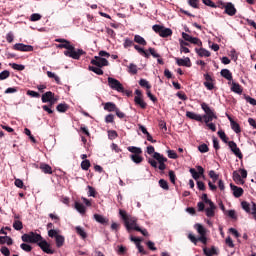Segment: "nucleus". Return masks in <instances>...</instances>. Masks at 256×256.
<instances>
[{
    "instance_id": "1",
    "label": "nucleus",
    "mask_w": 256,
    "mask_h": 256,
    "mask_svg": "<svg viewBox=\"0 0 256 256\" xmlns=\"http://www.w3.org/2000/svg\"><path fill=\"white\" fill-rule=\"evenodd\" d=\"M23 243H34L40 247L43 253L47 255H55V249L37 232H29L21 236Z\"/></svg>"
},
{
    "instance_id": "2",
    "label": "nucleus",
    "mask_w": 256,
    "mask_h": 256,
    "mask_svg": "<svg viewBox=\"0 0 256 256\" xmlns=\"http://www.w3.org/2000/svg\"><path fill=\"white\" fill-rule=\"evenodd\" d=\"M57 44L56 47L57 49H66L64 51L65 57H70V59H75L79 61L81 59L82 55H85V51L83 49H77L73 44H71V41L65 39V38H56L55 39Z\"/></svg>"
},
{
    "instance_id": "3",
    "label": "nucleus",
    "mask_w": 256,
    "mask_h": 256,
    "mask_svg": "<svg viewBox=\"0 0 256 256\" xmlns=\"http://www.w3.org/2000/svg\"><path fill=\"white\" fill-rule=\"evenodd\" d=\"M119 215L121 219L124 221V225L127 231H135V227H139L137 225V218L135 216L127 214V211L120 209Z\"/></svg>"
},
{
    "instance_id": "4",
    "label": "nucleus",
    "mask_w": 256,
    "mask_h": 256,
    "mask_svg": "<svg viewBox=\"0 0 256 256\" xmlns=\"http://www.w3.org/2000/svg\"><path fill=\"white\" fill-rule=\"evenodd\" d=\"M127 150L132 153L130 155L131 161L133 163H136V165H139L140 163H143V149L137 147V146H128Z\"/></svg>"
},
{
    "instance_id": "5",
    "label": "nucleus",
    "mask_w": 256,
    "mask_h": 256,
    "mask_svg": "<svg viewBox=\"0 0 256 256\" xmlns=\"http://www.w3.org/2000/svg\"><path fill=\"white\" fill-rule=\"evenodd\" d=\"M201 109L205 113V115L202 116V121H204V123H211L213 119H217V114H215V111L211 109L207 103L203 102L201 104Z\"/></svg>"
},
{
    "instance_id": "6",
    "label": "nucleus",
    "mask_w": 256,
    "mask_h": 256,
    "mask_svg": "<svg viewBox=\"0 0 256 256\" xmlns=\"http://www.w3.org/2000/svg\"><path fill=\"white\" fill-rule=\"evenodd\" d=\"M153 31L156 32L160 37L162 38H167V37H171V35H173V30H171L170 28H165V26H161L159 24H155L152 27Z\"/></svg>"
},
{
    "instance_id": "7",
    "label": "nucleus",
    "mask_w": 256,
    "mask_h": 256,
    "mask_svg": "<svg viewBox=\"0 0 256 256\" xmlns=\"http://www.w3.org/2000/svg\"><path fill=\"white\" fill-rule=\"evenodd\" d=\"M108 85L110 89H113L114 91H118V93H124L125 88L123 87V84L121 82L113 77H108Z\"/></svg>"
},
{
    "instance_id": "8",
    "label": "nucleus",
    "mask_w": 256,
    "mask_h": 256,
    "mask_svg": "<svg viewBox=\"0 0 256 256\" xmlns=\"http://www.w3.org/2000/svg\"><path fill=\"white\" fill-rule=\"evenodd\" d=\"M240 174L237 171L233 172V181L235 183H240L241 185L245 184V181L243 179H247V170L245 169H240Z\"/></svg>"
},
{
    "instance_id": "9",
    "label": "nucleus",
    "mask_w": 256,
    "mask_h": 256,
    "mask_svg": "<svg viewBox=\"0 0 256 256\" xmlns=\"http://www.w3.org/2000/svg\"><path fill=\"white\" fill-rule=\"evenodd\" d=\"M153 158L156 159V161H158V169L160 171H165L167 169V165L165 164L167 163V158L165 156L161 155L159 152H155Z\"/></svg>"
},
{
    "instance_id": "10",
    "label": "nucleus",
    "mask_w": 256,
    "mask_h": 256,
    "mask_svg": "<svg viewBox=\"0 0 256 256\" xmlns=\"http://www.w3.org/2000/svg\"><path fill=\"white\" fill-rule=\"evenodd\" d=\"M91 65H95V67H109V61L101 56H95L94 59L91 60Z\"/></svg>"
},
{
    "instance_id": "11",
    "label": "nucleus",
    "mask_w": 256,
    "mask_h": 256,
    "mask_svg": "<svg viewBox=\"0 0 256 256\" xmlns=\"http://www.w3.org/2000/svg\"><path fill=\"white\" fill-rule=\"evenodd\" d=\"M196 169L197 170H195V168H191L190 173L193 179H195V181H198L200 177H203V175H205V169L202 168V166H196Z\"/></svg>"
},
{
    "instance_id": "12",
    "label": "nucleus",
    "mask_w": 256,
    "mask_h": 256,
    "mask_svg": "<svg viewBox=\"0 0 256 256\" xmlns=\"http://www.w3.org/2000/svg\"><path fill=\"white\" fill-rule=\"evenodd\" d=\"M228 146L231 149L232 153L238 157V159H243V153H241V149L237 147V143L235 141H229Z\"/></svg>"
},
{
    "instance_id": "13",
    "label": "nucleus",
    "mask_w": 256,
    "mask_h": 256,
    "mask_svg": "<svg viewBox=\"0 0 256 256\" xmlns=\"http://www.w3.org/2000/svg\"><path fill=\"white\" fill-rule=\"evenodd\" d=\"M224 13L226 15H229V17H233L237 15V8H235V5L231 2H227L224 8Z\"/></svg>"
},
{
    "instance_id": "14",
    "label": "nucleus",
    "mask_w": 256,
    "mask_h": 256,
    "mask_svg": "<svg viewBox=\"0 0 256 256\" xmlns=\"http://www.w3.org/2000/svg\"><path fill=\"white\" fill-rule=\"evenodd\" d=\"M204 79V87H206L208 91H213L215 89V85L213 84L215 80L213 79V77H211V75L209 74H204Z\"/></svg>"
},
{
    "instance_id": "15",
    "label": "nucleus",
    "mask_w": 256,
    "mask_h": 256,
    "mask_svg": "<svg viewBox=\"0 0 256 256\" xmlns=\"http://www.w3.org/2000/svg\"><path fill=\"white\" fill-rule=\"evenodd\" d=\"M186 117L188 119H192V121H198L199 123H203V117L195 112L187 111Z\"/></svg>"
},
{
    "instance_id": "16",
    "label": "nucleus",
    "mask_w": 256,
    "mask_h": 256,
    "mask_svg": "<svg viewBox=\"0 0 256 256\" xmlns=\"http://www.w3.org/2000/svg\"><path fill=\"white\" fill-rule=\"evenodd\" d=\"M176 63L179 67H191V59L189 57L186 58H175Z\"/></svg>"
},
{
    "instance_id": "17",
    "label": "nucleus",
    "mask_w": 256,
    "mask_h": 256,
    "mask_svg": "<svg viewBox=\"0 0 256 256\" xmlns=\"http://www.w3.org/2000/svg\"><path fill=\"white\" fill-rule=\"evenodd\" d=\"M208 205L209 207L204 210L206 213V217H215V209H217V206H215V203L213 202Z\"/></svg>"
},
{
    "instance_id": "18",
    "label": "nucleus",
    "mask_w": 256,
    "mask_h": 256,
    "mask_svg": "<svg viewBox=\"0 0 256 256\" xmlns=\"http://www.w3.org/2000/svg\"><path fill=\"white\" fill-rule=\"evenodd\" d=\"M228 85H231V91H233V93H237V95H241L243 93V87L240 86L239 83L229 82Z\"/></svg>"
},
{
    "instance_id": "19",
    "label": "nucleus",
    "mask_w": 256,
    "mask_h": 256,
    "mask_svg": "<svg viewBox=\"0 0 256 256\" xmlns=\"http://www.w3.org/2000/svg\"><path fill=\"white\" fill-rule=\"evenodd\" d=\"M231 189L233 190V195L236 197V199H239V197H242L244 190L243 188L239 186H235L233 184H230Z\"/></svg>"
},
{
    "instance_id": "20",
    "label": "nucleus",
    "mask_w": 256,
    "mask_h": 256,
    "mask_svg": "<svg viewBox=\"0 0 256 256\" xmlns=\"http://www.w3.org/2000/svg\"><path fill=\"white\" fill-rule=\"evenodd\" d=\"M135 105H138L141 109H147V102L143 100V97L135 96L134 97Z\"/></svg>"
},
{
    "instance_id": "21",
    "label": "nucleus",
    "mask_w": 256,
    "mask_h": 256,
    "mask_svg": "<svg viewBox=\"0 0 256 256\" xmlns=\"http://www.w3.org/2000/svg\"><path fill=\"white\" fill-rule=\"evenodd\" d=\"M228 119L230 121L231 129L234 130L235 133H241V126L239 123H237L231 116H228Z\"/></svg>"
},
{
    "instance_id": "22",
    "label": "nucleus",
    "mask_w": 256,
    "mask_h": 256,
    "mask_svg": "<svg viewBox=\"0 0 256 256\" xmlns=\"http://www.w3.org/2000/svg\"><path fill=\"white\" fill-rule=\"evenodd\" d=\"M220 75L227 81L233 80V73H231V71L229 69H222L220 72Z\"/></svg>"
},
{
    "instance_id": "23",
    "label": "nucleus",
    "mask_w": 256,
    "mask_h": 256,
    "mask_svg": "<svg viewBox=\"0 0 256 256\" xmlns=\"http://www.w3.org/2000/svg\"><path fill=\"white\" fill-rule=\"evenodd\" d=\"M40 169L42 173H45L47 175H52L53 174V168L49 164L42 163L40 164Z\"/></svg>"
},
{
    "instance_id": "24",
    "label": "nucleus",
    "mask_w": 256,
    "mask_h": 256,
    "mask_svg": "<svg viewBox=\"0 0 256 256\" xmlns=\"http://www.w3.org/2000/svg\"><path fill=\"white\" fill-rule=\"evenodd\" d=\"M55 97V93L48 91L42 95V103H49Z\"/></svg>"
},
{
    "instance_id": "25",
    "label": "nucleus",
    "mask_w": 256,
    "mask_h": 256,
    "mask_svg": "<svg viewBox=\"0 0 256 256\" xmlns=\"http://www.w3.org/2000/svg\"><path fill=\"white\" fill-rule=\"evenodd\" d=\"M203 253L205 256L217 255V248H215V246H212L211 248L204 247Z\"/></svg>"
},
{
    "instance_id": "26",
    "label": "nucleus",
    "mask_w": 256,
    "mask_h": 256,
    "mask_svg": "<svg viewBox=\"0 0 256 256\" xmlns=\"http://www.w3.org/2000/svg\"><path fill=\"white\" fill-rule=\"evenodd\" d=\"M197 55H199V57H211V52H209L207 49L205 48H196L195 49Z\"/></svg>"
},
{
    "instance_id": "27",
    "label": "nucleus",
    "mask_w": 256,
    "mask_h": 256,
    "mask_svg": "<svg viewBox=\"0 0 256 256\" xmlns=\"http://www.w3.org/2000/svg\"><path fill=\"white\" fill-rule=\"evenodd\" d=\"M94 219L97 221V223H100L101 225H107L109 223V220L107 218H104L101 214H94Z\"/></svg>"
},
{
    "instance_id": "28",
    "label": "nucleus",
    "mask_w": 256,
    "mask_h": 256,
    "mask_svg": "<svg viewBox=\"0 0 256 256\" xmlns=\"http://www.w3.org/2000/svg\"><path fill=\"white\" fill-rule=\"evenodd\" d=\"M74 207L76 211H78V213H81V215H85L87 209L85 208V205H83V203L76 201Z\"/></svg>"
},
{
    "instance_id": "29",
    "label": "nucleus",
    "mask_w": 256,
    "mask_h": 256,
    "mask_svg": "<svg viewBox=\"0 0 256 256\" xmlns=\"http://www.w3.org/2000/svg\"><path fill=\"white\" fill-rule=\"evenodd\" d=\"M104 110L109 111L110 113H112L113 111L117 110V105L113 102H106L104 104Z\"/></svg>"
},
{
    "instance_id": "30",
    "label": "nucleus",
    "mask_w": 256,
    "mask_h": 256,
    "mask_svg": "<svg viewBox=\"0 0 256 256\" xmlns=\"http://www.w3.org/2000/svg\"><path fill=\"white\" fill-rule=\"evenodd\" d=\"M134 49L138 51L140 55H143V57H145L146 59H149V57H151V55L147 51H145V49L141 48L137 44H134Z\"/></svg>"
},
{
    "instance_id": "31",
    "label": "nucleus",
    "mask_w": 256,
    "mask_h": 256,
    "mask_svg": "<svg viewBox=\"0 0 256 256\" xmlns=\"http://www.w3.org/2000/svg\"><path fill=\"white\" fill-rule=\"evenodd\" d=\"M55 242H56V247H58V249H61V247L65 245V237L58 234L55 238Z\"/></svg>"
},
{
    "instance_id": "32",
    "label": "nucleus",
    "mask_w": 256,
    "mask_h": 256,
    "mask_svg": "<svg viewBox=\"0 0 256 256\" xmlns=\"http://www.w3.org/2000/svg\"><path fill=\"white\" fill-rule=\"evenodd\" d=\"M56 111L58 113H66V111H69V105L67 103H60L57 105Z\"/></svg>"
},
{
    "instance_id": "33",
    "label": "nucleus",
    "mask_w": 256,
    "mask_h": 256,
    "mask_svg": "<svg viewBox=\"0 0 256 256\" xmlns=\"http://www.w3.org/2000/svg\"><path fill=\"white\" fill-rule=\"evenodd\" d=\"M134 43H138V45H142L143 47L147 45V41L141 35L134 36Z\"/></svg>"
},
{
    "instance_id": "34",
    "label": "nucleus",
    "mask_w": 256,
    "mask_h": 256,
    "mask_svg": "<svg viewBox=\"0 0 256 256\" xmlns=\"http://www.w3.org/2000/svg\"><path fill=\"white\" fill-rule=\"evenodd\" d=\"M75 231L77 235L81 237V239H85L87 237V232H85V229L81 226H76Z\"/></svg>"
},
{
    "instance_id": "35",
    "label": "nucleus",
    "mask_w": 256,
    "mask_h": 256,
    "mask_svg": "<svg viewBox=\"0 0 256 256\" xmlns=\"http://www.w3.org/2000/svg\"><path fill=\"white\" fill-rule=\"evenodd\" d=\"M47 77H49V79H54L57 85H61V78H59L55 73L47 71Z\"/></svg>"
},
{
    "instance_id": "36",
    "label": "nucleus",
    "mask_w": 256,
    "mask_h": 256,
    "mask_svg": "<svg viewBox=\"0 0 256 256\" xmlns=\"http://www.w3.org/2000/svg\"><path fill=\"white\" fill-rule=\"evenodd\" d=\"M139 71V68H137V65L134 63L129 64L128 66V73H130V75H137Z\"/></svg>"
},
{
    "instance_id": "37",
    "label": "nucleus",
    "mask_w": 256,
    "mask_h": 256,
    "mask_svg": "<svg viewBox=\"0 0 256 256\" xmlns=\"http://www.w3.org/2000/svg\"><path fill=\"white\" fill-rule=\"evenodd\" d=\"M123 47L124 49H129V47H135V42L130 38H125Z\"/></svg>"
},
{
    "instance_id": "38",
    "label": "nucleus",
    "mask_w": 256,
    "mask_h": 256,
    "mask_svg": "<svg viewBox=\"0 0 256 256\" xmlns=\"http://www.w3.org/2000/svg\"><path fill=\"white\" fill-rule=\"evenodd\" d=\"M139 85L140 87H144L145 89H147V91L151 89V84H149V81H147L146 79H140Z\"/></svg>"
},
{
    "instance_id": "39",
    "label": "nucleus",
    "mask_w": 256,
    "mask_h": 256,
    "mask_svg": "<svg viewBox=\"0 0 256 256\" xmlns=\"http://www.w3.org/2000/svg\"><path fill=\"white\" fill-rule=\"evenodd\" d=\"M210 179H212V183H217V181L219 180V175L217 173H215L214 170H210L208 173Z\"/></svg>"
},
{
    "instance_id": "40",
    "label": "nucleus",
    "mask_w": 256,
    "mask_h": 256,
    "mask_svg": "<svg viewBox=\"0 0 256 256\" xmlns=\"http://www.w3.org/2000/svg\"><path fill=\"white\" fill-rule=\"evenodd\" d=\"M20 249H22V251H25L26 253H31V251H33V247L29 244L26 243H22L20 245Z\"/></svg>"
},
{
    "instance_id": "41",
    "label": "nucleus",
    "mask_w": 256,
    "mask_h": 256,
    "mask_svg": "<svg viewBox=\"0 0 256 256\" xmlns=\"http://www.w3.org/2000/svg\"><path fill=\"white\" fill-rule=\"evenodd\" d=\"M89 167H91V161L85 159L81 162V169H83V171H89Z\"/></svg>"
},
{
    "instance_id": "42",
    "label": "nucleus",
    "mask_w": 256,
    "mask_h": 256,
    "mask_svg": "<svg viewBox=\"0 0 256 256\" xmlns=\"http://www.w3.org/2000/svg\"><path fill=\"white\" fill-rule=\"evenodd\" d=\"M195 229L197 230V232L199 233V235H207V231L205 230V227H203V225H201V224H196V225H195Z\"/></svg>"
},
{
    "instance_id": "43",
    "label": "nucleus",
    "mask_w": 256,
    "mask_h": 256,
    "mask_svg": "<svg viewBox=\"0 0 256 256\" xmlns=\"http://www.w3.org/2000/svg\"><path fill=\"white\" fill-rule=\"evenodd\" d=\"M159 186L164 189L165 191H169V182L165 179H160L159 180Z\"/></svg>"
},
{
    "instance_id": "44",
    "label": "nucleus",
    "mask_w": 256,
    "mask_h": 256,
    "mask_svg": "<svg viewBox=\"0 0 256 256\" xmlns=\"http://www.w3.org/2000/svg\"><path fill=\"white\" fill-rule=\"evenodd\" d=\"M218 136L220 137V139H222L224 143L229 144V137H227V134H225L223 130L218 131Z\"/></svg>"
},
{
    "instance_id": "45",
    "label": "nucleus",
    "mask_w": 256,
    "mask_h": 256,
    "mask_svg": "<svg viewBox=\"0 0 256 256\" xmlns=\"http://www.w3.org/2000/svg\"><path fill=\"white\" fill-rule=\"evenodd\" d=\"M241 207L244 211H246V213H251V204H249V202L247 201L241 202Z\"/></svg>"
},
{
    "instance_id": "46",
    "label": "nucleus",
    "mask_w": 256,
    "mask_h": 256,
    "mask_svg": "<svg viewBox=\"0 0 256 256\" xmlns=\"http://www.w3.org/2000/svg\"><path fill=\"white\" fill-rule=\"evenodd\" d=\"M11 76V72L9 70H4L0 73V81H5V79H9Z\"/></svg>"
},
{
    "instance_id": "47",
    "label": "nucleus",
    "mask_w": 256,
    "mask_h": 256,
    "mask_svg": "<svg viewBox=\"0 0 256 256\" xmlns=\"http://www.w3.org/2000/svg\"><path fill=\"white\" fill-rule=\"evenodd\" d=\"M89 71H92L93 73H96V75H103V70L99 68V66H89Z\"/></svg>"
},
{
    "instance_id": "48",
    "label": "nucleus",
    "mask_w": 256,
    "mask_h": 256,
    "mask_svg": "<svg viewBox=\"0 0 256 256\" xmlns=\"http://www.w3.org/2000/svg\"><path fill=\"white\" fill-rule=\"evenodd\" d=\"M13 228L16 231H21V229H23V222L19 221V220H15L13 223Z\"/></svg>"
},
{
    "instance_id": "49",
    "label": "nucleus",
    "mask_w": 256,
    "mask_h": 256,
    "mask_svg": "<svg viewBox=\"0 0 256 256\" xmlns=\"http://www.w3.org/2000/svg\"><path fill=\"white\" fill-rule=\"evenodd\" d=\"M10 67H12V69H15L16 71H24L25 70V66L21 65V64L12 63V64H10Z\"/></svg>"
},
{
    "instance_id": "50",
    "label": "nucleus",
    "mask_w": 256,
    "mask_h": 256,
    "mask_svg": "<svg viewBox=\"0 0 256 256\" xmlns=\"http://www.w3.org/2000/svg\"><path fill=\"white\" fill-rule=\"evenodd\" d=\"M168 175H169V179H170L171 183H172L173 185H175V181H177V176L175 175V171L170 170V171L168 172Z\"/></svg>"
},
{
    "instance_id": "51",
    "label": "nucleus",
    "mask_w": 256,
    "mask_h": 256,
    "mask_svg": "<svg viewBox=\"0 0 256 256\" xmlns=\"http://www.w3.org/2000/svg\"><path fill=\"white\" fill-rule=\"evenodd\" d=\"M59 235V231L55 230V229H50L48 230V237H51V239H56Z\"/></svg>"
},
{
    "instance_id": "52",
    "label": "nucleus",
    "mask_w": 256,
    "mask_h": 256,
    "mask_svg": "<svg viewBox=\"0 0 256 256\" xmlns=\"http://www.w3.org/2000/svg\"><path fill=\"white\" fill-rule=\"evenodd\" d=\"M188 5L192 7L193 9H199V0H187Z\"/></svg>"
},
{
    "instance_id": "53",
    "label": "nucleus",
    "mask_w": 256,
    "mask_h": 256,
    "mask_svg": "<svg viewBox=\"0 0 256 256\" xmlns=\"http://www.w3.org/2000/svg\"><path fill=\"white\" fill-rule=\"evenodd\" d=\"M202 2H203L204 5H206L207 7H212V9H217V5H216L215 2H213L212 0H202Z\"/></svg>"
},
{
    "instance_id": "54",
    "label": "nucleus",
    "mask_w": 256,
    "mask_h": 256,
    "mask_svg": "<svg viewBox=\"0 0 256 256\" xmlns=\"http://www.w3.org/2000/svg\"><path fill=\"white\" fill-rule=\"evenodd\" d=\"M190 43H192L193 45H198V47H201L203 45V42H201V40L197 37H192L190 39Z\"/></svg>"
},
{
    "instance_id": "55",
    "label": "nucleus",
    "mask_w": 256,
    "mask_h": 256,
    "mask_svg": "<svg viewBox=\"0 0 256 256\" xmlns=\"http://www.w3.org/2000/svg\"><path fill=\"white\" fill-rule=\"evenodd\" d=\"M198 150L200 151V153H208L209 146H207V144H201L198 146Z\"/></svg>"
},
{
    "instance_id": "56",
    "label": "nucleus",
    "mask_w": 256,
    "mask_h": 256,
    "mask_svg": "<svg viewBox=\"0 0 256 256\" xmlns=\"http://www.w3.org/2000/svg\"><path fill=\"white\" fill-rule=\"evenodd\" d=\"M117 137H119V135L117 134V131L115 130H109L108 131V138L113 140V139H117Z\"/></svg>"
},
{
    "instance_id": "57",
    "label": "nucleus",
    "mask_w": 256,
    "mask_h": 256,
    "mask_svg": "<svg viewBox=\"0 0 256 256\" xmlns=\"http://www.w3.org/2000/svg\"><path fill=\"white\" fill-rule=\"evenodd\" d=\"M0 252L2 253V255L4 256H9L11 255V251L9 250V248H7V246H2L0 248Z\"/></svg>"
},
{
    "instance_id": "58",
    "label": "nucleus",
    "mask_w": 256,
    "mask_h": 256,
    "mask_svg": "<svg viewBox=\"0 0 256 256\" xmlns=\"http://www.w3.org/2000/svg\"><path fill=\"white\" fill-rule=\"evenodd\" d=\"M26 94L30 97H35L36 99H39V97H41V94H39V92L33 90H28Z\"/></svg>"
},
{
    "instance_id": "59",
    "label": "nucleus",
    "mask_w": 256,
    "mask_h": 256,
    "mask_svg": "<svg viewBox=\"0 0 256 256\" xmlns=\"http://www.w3.org/2000/svg\"><path fill=\"white\" fill-rule=\"evenodd\" d=\"M244 99L245 101H247V103H250V105L256 106V100L254 98H251V96L244 95Z\"/></svg>"
},
{
    "instance_id": "60",
    "label": "nucleus",
    "mask_w": 256,
    "mask_h": 256,
    "mask_svg": "<svg viewBox=\"0 0 256 256\" xmlns=\"http://www.w3.org/2000/svg\"><path fill=\"white\" fill-rule=\"evenodd\" d=\"M41 14H38V13H34L30 16V21H41Z\"/></svg>"
},
{
    "instance_id": "61",
    "label": "nucleus",
    "mask_w": 256,
    "mask_h": 256,
    "mask_svg": "<svg viewBox=\"0 0 256 256\" xmlns=\"http://www.w3.org/2000/svg\"><path fill=\"white\" fill-rule=\"evenodd\" d=\"M168 157L169 159H177L179 156L177 155V152H175L174 150H168Z\"/></svg>"
},
{
    "instance_id": "62",
    "label": "nucleus",
    "mask_w": 256,
    "mask_h": 256,
    "mask_svg": "<svg viewBox=\"0 0 256 256\" xmlns=\"http://www.w3.org/2000/svg\"><path fill=\"white\" fill-rule=\"evenodd\" d=\"M180 45H181V52L182 53H189V48L185 47V46L189 45V43L182 41L180 43Z\"/></svg>"
},
{
    "instance_id": "63",
    "label": "nucleus",
    "mask_w": 256,
    "mask_h": 256,
    "mask_svg": "<svg viewBox=\"0 0 256 256\" xmlns=\"http://www.w3.org/2000/svg\"><path fill=\"white\" fill-rule=\"evenodd\" d=\"M24 46H25V44H23V43H17L13 46V49L15 51H24Z\"/></svg>"
},
{
    "instance_id": "64",
    "label": "nucleus",
    "mask_w": 256,
    "mask_h": 256,
    "mask_svg": "<svg viewBox=\"0 0 256 256\" xmlns=\"http://www.w3.org/2000/svg\"><path fill=\"white\" fill-rule=\"evenodd\" d=\"M147 97L150 98V100L153 103H157V97H155V95H153V93H151V90H147Z\"/></svg>"
}]
</instances>
